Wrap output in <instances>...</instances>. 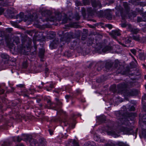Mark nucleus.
I'll return each instance as SVG.
<instances>
[{
    "label": "nucleus",
    "instance_id": "1",
    "mask_svg": "<svg viewBox=\"0 0 146 146\" xmlns=\"http://www.w3.org/2000/svg\"><path fill=\"white\" fill-rule=\"evenodd\" d=\"M107 132L108 135H112L114 137H116L118 136L117 133L120 132H123L125 134H129L131 132H132V130L127 128L123 127L120 131H118L116 130H115L113 127H108Z\"/></svg>",
    "mask_w": 146,
    "mask_h": 146
},
{
    "label": "nucleus",
    "instance_id": "2",
    "mask_svg": "<svg viewBox=\"0 0 146 146\" xmlns=\"http://www.w3.org/2000/svg\"><path fill=\"white\" fill-rule=\"evenodd\" d=\"M22 137L23 139H24V140L29 141L31 143V145L35 146H45L46 144V142L43 140L40 143H38L36 140H35L32 138L31 135L27 134H23Z\"/></svg>",
    "mask_w": 146,
    "mask_h": 146
},
{
    "label": "nucleus",
    "instance_id": "3",
    "mask_svg": "<svg viewBox=\"0 0 146 146\" xmlns=\"http://www.w3.org/2000/svg\"><path fill=\"white\" fill-rule=\"evenodd\" d=\"M92 6L94 7L100 8L101 7V4L99 1L94 2L92 3Z\"/></svg>",
    "mask_w": 146,
    "mask_h": 146
},
{
    "label": "nucleus",
    "instance_id": "4",
    "mask_svg": "<svg viewBox=\"0 0 146 146\" xmlns=\"http://www.w3.org/2000/svg\"><path fill=\"white\" fill-rule=\"evenodd\" d=\"M112 34L114 38H115L116 36H119L120 33L119 31H113L112 32Z\"/></svg>",
    "mask_w": 146,
    "mask_h": 146
},
{
    "label": "nucleus",
    "instance_id": "5",
    "mask_svg": "<svg viewBox=\"0 0 146 146\" xmlns=\"http://www.w3.org/2000/svg\"><path fill=\"white\" fill-rule=\"evenodd\" d=\"M112 47L110 46H106L103 48L102 51L104 52L110 51L112 49Z\"/></svg>",
    "mask_w": 146,
    "mask_h": 146
},
{
    "label": "nucleus",
    "instance_id": "6",
    "mask_svg": "<svg viewBox=\"0 0 146 146\" xmlns=\"http://www.w3.org/2000/svg\"><path fill=\"white\" fill-rule=\"evenodd\" d=\"M44 49L42 48L40 50L39 52V56L40 57L42 58L44 56Z\"/></svg>",
    "mask_w": 146,
    "mask_h": 146
},
{
    "label": "nucleus",
    "instance_id": "7",
    "mask_svg": "<svg viewBox=\"0 0 146 146\" xmlns=\"http://www.w3.org/2000/svg\"><path fill=\"white\" fill-rule=\"evenodd\" d=\"M94 139L96 141L99 142H103L104 141V140L103 139H101L100 137H98V136H96L94 137Z\"/></svg>",
    "mask_w": 146,
    "mask_h": 146
},
{
    "label": "nucleus",
    "instance_id": "8",
    "mask_svg": "<svg viewBox=\"0 0 146 146\" xmlns=\"http://www.w3.org/2000/svg\"><path fill=\"white\" fill-rule=\"evenodd\" d=\"M13 141H20L22 139L19 136L13 137Z\"/></svg>",
    "mask_w": 146,
    "mask_h": 146
},
{
    "label": "nucleus",
    "instance_id": "9",
    "mask_svg": "<svg viewBox=\"0 0 146 146\" xmlns=\"http://www.w3.org/2000/svg\"><path fill=\"white\" fill-rule=\"evenodd\" d=\"M50 35L49 36V38L50 39H52L55 36V34L53 32H51L50 33Z\"/></svg>",
    "mask_w": 146,
    "mask_h": 146
},
{
    "label": "nucleus",
    "instance_id": "10",
    "mask_svg": "<svg viewBox=\"0 0 146 146\" xmlns=\"http://www.w3.org/2000/svg\"><path fill=\"white\" fill-rule=\"evenodd\" d=\"M131 31L133 33L136 34L139 32V30L137 29H133L131 30Z\"/></svg>",
    "mask_w": 146,
    "mask_h": 146
},
{
    "label": "nucleus",
    "instance_id": "11",
    "mask_svg": "<svg viewBox=\"0 0 146 146\" xmlns=\"http://www.w3.org/2000/svg\"><path fill=\"white\" fill-rule=\"evenodd\" d=\"M132 38L133 39L137 41H138L139 40V37L138 35L133 36Z\"/></svg>",
    "mask_w": 146,
    "mask_h": 146
},
{
    "label": "nucleus",
    "instance_id": "12",
    "mask_svg": "<svg viewBox=\"0 0 146 146\" xmlns=\"http://www.w3.org/2000/svg\"><path fill=\"white\" fill-rule=\"evenodd\" d=\"M1 57L4 58H7L9 57V56L5 54H3L1 55Z\"/></svg>",
    "mask_w": 146,
    "mask_h": 146
},
{
    "label": "nucleus",
    "instance_id": "13",
    "mask_svg": "<svg viewBox=\"0 0 146 146\" xmlns=\"http://www.w3.org/2000/svg\"><path fill=\"white\" fill-rule=\"evenodd\" d=\"M81 3L80 1H75V4L76 6H78L81 5Z\"/></svg>",
    "mask_w": 146,
    "mask_h": 146
},
{
    "label": "nucleus",
    "instance_id": "14",
    "mask_svg": "<svg viewBox=\"0 0 146 146\" xmlns=\"http://www.w3.org/2000/svg\"><path fill=\"white\" fill-rule=\"evenodd\" d=\"M132 92L131 91H130L128 92L127 93V95L128 96H132Z\"/></svg>",
    "mask_w": 146,
    "mask_h": 146
},
{
    "label": "nucleus",
    "instance_id": "15",
    "mask_svg": "<svg viewBox=\"0 0 146 146\" xmlns=\"http://www.w3.org/2000/svg\"><path fill=\"white\" fill-rule=\"evenodd\" d=\"M4 0H0V4H1V5H3V6H6V5H5L4 3Z\"/></svg>",
    "mask_w": 146,
    "mask_h": 146
},
{
    "label": "nucleus",
    "instance_id": "16",
    "mask_svg": "<svg viewBox=\"0 0 146 146\" xmlns=\"http://www.w3.org/2000/svg\"><path fill=\"white\" fill-rule=\"evenodd\" d=\"M119 146H125V145L123 142H119L118 143Z\"/></svg>",
    "mask_w": 146,
    "mask_h": 146
},
{
    "label": "nucleus",
    "instance_id": "17",
    "mask_svg": "<svg viewBox=\"0 0 146 146\" xmlns=\"http://www.w3.org/2000/svg\"><path fill=\"white\" fill-rule=\"evenodd\" d=\"M131 52L134 55H135L136 53V51L135 49H132L131 50Z\"/></svg>",
    "mask_w": 146,
    "mask_h": 146
},
{
    "label": "nucleus",
    "instance_id": "18",
    "mask_svg": "<svg viewBox=\"0 0 146 146\" xmlns=\"http://www.w3.org/2000/svg\"><path fill=\"white\" fill-rule=\"evenodd\" d=\"M4 10L3 8L0 9V15L1 14L3 13L4 12Z\"/></svg>",
    "mask_w": 146,
    "mask_h": 146
},
{
    "label": "nucleus",
    "instance_id": "19",
    "mask_svg": "<svg viewBox=\"0 0 146 146\" xmlns=\"http://www.w3.org/2000/svg\"><path fill=\"white\" fill-rule=\"evenodd\" d=\"M17 86L20 88L23 87L24 85L23 84H19L17 85Z\"/></svg>",
    "mask_w": 146,
    "mask_h": 146
},
{
    "label": "nucleus",
    "instance_id": "20",
    "mask_svg": "<svg viewBox=\"0 0 146 146\" xmlns=\"http://www.w3.org/2000/svg\"><path fill=\"white\" fill-rule=\"evenodd\" d=\"M73 143L74 146H79L78 144L75 141H74Z\"/></svg>",
    "mask_w": 146,
    "mask_h": 146
},
{
    "label": "nucleus",
    "instance_id": "21",
    "mask_svg": "<svg viewBox=\"0 0 146 146\" xmlns=\"http://www.w3.org/2000/svg\"><path fill=\"white\" fill-rule=\"evenodd\" d=\"M4 92V90L3 89H0V94H2Z\"/></svg>",
    "mask_w": 146,
    "mask_h": 146
},
{
    "label": "nucleus",
    "instance_id": "22",
    "mask_svg": "<svg viewBox=\"0 0 146 146\" xmlns=\"http://www.w3.org/2000/svg\"><path fill=\"white\" fill-rule=\"evenodd\" d=\"M49 131L50 134V135H52V134L53 133V131H51L50 130H49Z\"/></svg>",
    "mask_w": 146,
    "mask_h": 146
},
{
    "label": "nucleus",
    "instance_id": "23",
    "mask_svg": "<svg viewBox=\"0 0 146 146\" xmlns=\"http://www.w3.org/2000/svg\"><path fill=\"white\" fill-rule=\"evenodd\" d=\"M121 26L123 27H125L126 26V25L125 24H122L121 25Z\"/></svg>",
    "mask_w": 146,
    "mask_h": 146
},
{
    "label": "nucleus",
    "instance_id": "24",
    "mask_svg": "<svg viewBox=\"0 0 146 146\" xmlns=\"http://www.w3.org/2000/svg\"><path fill=\"white\" fill-rule=\"evenodd\" d=\"M55 110H56L57 111V112L59 111L60 110H61L60 109L58 108H56L55 109Z\"/></svg>",
    "mask_w": 146,
    "mask_h": 146
},
{
    "label": "nucleus",
    "instance_id": "25",
    "mask_svg": "<svg viewBox=\"0 0 146 146\" xmlns=\"http://www.w3.org/2000/svg\"><path fill=\"white\" fill-rule=\"evenodd\" d=\"M82 13H85V10L84 9H82Z\"/></svg>",
    "mask_w": 146,
    "mask_h": 146
},
{
    "label": "nucleus",
    "instance_id": "26",
    "mask_svg": "<svg viewBox=\"0 0 146 146\" xmlns=\"http://www.w3.org/2000/svg\"><path fill=\"white\" fill-rule=\"evenodd\" d=\"M70 96L69 95H66L65 96V98L66 99H68L69 98Z\"/></svg>",
    "mask_w": 146,
    "mask_h": 146
},
{
    "label": "nucleus",
    "instance_id": "27",
    "mask_svg": "<svg viewBox=\"0 0 146 146\" xmlns=\"http://www.w3.org/2000/svg\"><path fill=\"white\" fill-rule=\"evenodd\" d=\"M145 96H143L142 97V100H145Z\"/></svg>",
    "mask_w": 146,
    "mask_h": 146
},
{
    "label": "nucleus",
    "instance_id": "28",
    "mask_svg": "<svg viewBox=\"0 0 146 146\" xmlns=\"http://www.w3.org/2000/svg\"><path fill=\"white\" fill-rule=\"evenodd\" d=\"M137 20L138 21H142L141 19L140 18H138Z\"/></svg>",
    "mask_w": 146,
    "mask_h": 146
},
{
    "label": "nucleus",
    "instance_id": "29",
    "mask_svg": "<svg viewBox=\"0 0 146 146\" xmlns=\"http://www.w3.org/2000/svg\"><path fill=\"white\" fill-rule=\"evenodd\" d=\"M48 71V68H46L45 70V72L46 73H47V72Z\"/></svg>",
    "mask_w": 146,
    "mask_h": 146
},
{
    "label": "nucleus",
    "instance_id": "30",
    "mask_svg": "<svg viewBox=\"0 0 146 146\" xmlns=\"http://www.w3.org/2000/svg\"><path fill=\"white\" fill-rule=\"evenodd\" d=\"M48 20H49L50 21H54L55 20H56L54 19H48Z\"/></svg>",
    "mask_w": 146,
    "mask_h": 146
},
{
    "label": "nucleus",
    "instance_id": "31",
    "mask_svg": "<svg viewBox=\"0 0 146 146\" xmlns=\"http://www.w3.org/2000/svg\"><path fill=\"white\" fill-rule=\"evenodd\" d=\"M50 87L51 88L53 87V85L52 84H50Z\"/></svg>",
    "mask_w": 146,
    "mask_h": 146
},
{
    "label": "nucleus",
    "instance_id": "32",
    "mask_svg": "<svg viewBox=\"0 0 146 146\" xmlns=\"http://www.w3.org/2000/svg\"><path fill=\"white\" fill-rule=\"evenodd\" d=\"M108 26H109V27L111 29V25H109Z\"/></svg>",
    "mask_w": 146,
    "mask_h": 146
},
{
    "label": "nucleus",
    "instance_id": "33",
    "mask_svg": "<svg viewBox=\"0 0 146 146\" xmlns=\"http://www.w3.org/2000/svg\"><path fill=\"white\" fill-rule=\"evenodd\" d=\"M67 137V135L63 137L64 138H66Z\"/></svg>",
    "mask_w": 146,
    "mask_h": 146
},
{
    "label": "nucleus",
    "instance_id": "34",
    "mask_svg": "<svg viewBox=\"0 0 146 146\" xmlns=\"http://www.w3.org/2000/svg\"><path fill=\"white\" fill-rule=\"evenodd\" d=\"M131 108H133L132 110H135V108H134V107H131Z\"/></svg>",
    "mask_w": 146,
    "mask_h": 146
},
{
    "label": "nucleus",
    "instance_id": "35",
    "mask_svg": "<svg viewBox=\"0 0 146 146\" xmlns=\"http://www.w3.org/2000/svg\"><path fill=\"white\" fill-rule=\"evenodd\" d=\"M50 90L49 89H46V90L47 91H49Z\"/></svg>",
    "mask_w": 146,
    "mask_h": 146
},
{
    "label": "nucleus",
    "instance_id": "36",
    "mask_svg": "<svg viewBox=\"0 0 146 146\" xmlns=\"http://www.w3.org/2000/svg\"><path fill=\"white\" fill-rule=\"evenodd\" d=\"M62 104V103H61V102H60L59 103V104Z\"/></svg>",
    "mask_w": 146,
    "mask_h": 146
},
{
    "label": "nucleus",
    "instance_id": "37",
    "mask_svg": "<svg viewBox=\"0 0 146 146\" xmlns=\"http://www.w3.org/2000/svg\"><path fill=\"white\" fill-rule=\"evenodd\" d=\"M143 66H144V67H145V64H143Z\"/></svg>",
    "mask_w": 146,
    "mask_h": 146
},
{
    "label": "nucleus",
    "instance_id": "38",
    "mask_svg": "<svg viewBox=\"0 0 146 146\" xmlns=\"http://www.w3.org/2000/svg\"><path fill=\"white\" fill-rule=\"evenodd\" d=\"M144 17L145 18V19H146V17H145L144 16Z\"/></svg>",
    "mask_w": 146,
    "mask_h": 146
},
{
    "label": "nucleus",
    "instance_id": "39",
    "mask_svg": "<svg viewBox=\"0 0 146 146\" xmlns=\"http://www.w3.org/2000/svg\"><path fill=\"white\" fill-rule=\"evenodd\" d=\"M145 89H146V85H145Z\"/></svg>",
    "mask_w": 146,
    "mask_h": 146
},
{
    "label": "nucleus",
    "instance_id": "40",
    "mask_svg": "<svg viewBox=\"0 0 146 146\" xmlns=\"http://www.w3.org/2000/svg\"><path fill=\"white\" fill-rule=\"evenodd\" d=\"M1 23L0 22V25H1Z\"/></svg>",
    "mask_w": 146,
    "mask_h": 146
},
{
    "label": "nucleus",
    "instance_id": "41",
    "mask_svg": "<svg viewBox=\"0 0 146 146\" xmlns=\"http://www.w3.org/2000/svg\"><path fill=\"white\" fill-rule=\"evenodd\" d=\"M56 100H57V101L58 100V99H56Z\"/></svg>",
    "mask_w": 146,
    "mask_h": 146
},
{
    "label": "nucleus",
    "instance_id": "42",
    "mask_svg": "<svg viewBox=\"0 0 146 146\" xmlns=\"http://www.w3.org/2000/svg\"><path fill=\"white\" fill-rule=\"evenodd\" d=\"M18 132V131H17V133Z\"/></svg>",
    "mask_w": 146,
    "mask_h": 146
},
{
    "label": "nucleus",
    "instance_id": "43",
    "mask_svg": "<svg viewBox=\"0 0 146 146\" xmlns=\"http://www.w3.org/2000/svg\"><path fill=\"white\" fill-rule=\"evenodd\" d=\"M88 146H90V145H89Z\"/></svg>",
    "mask_w": 146,
    "mask_h": 146
}]
</instances>
